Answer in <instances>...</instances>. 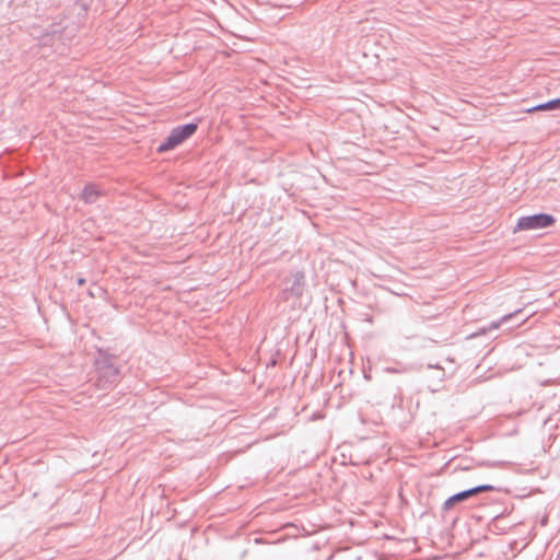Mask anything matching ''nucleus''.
<instances>
[{"mask_svg":"<svg viewBox=\"0 0 560 560\" xmlns=\"http://www.w3.org/2000/svg\"><path fill=\"white\" fill-rule=\"evenodd\" d=\"M197 129L196 124H186L174 128L168 137L158 147L159 152L172 150L188 139Z\"/></svg>","mask_w":560,"mask_h":560,"instance_id":"f257e3e1","label":"nucleus"},{"mask_svg":"<svg viewBox=\"0 0 560 560\" xmlns=\"http://www.w3.org/2000/svg\"><path fill=\"white\" fill-rule=\"evenodd\" d=\"M555 218L550 214L539 213L534 215L522 217L513 230L514 233L530 230H541L553 225Z\"/></svg>","mask_w":560,"mask_h":560,"instance_id":"f03ea898","label":"nucleus"},{"mask_svg":"<svg viewBox=\"0 0 560 560\" xmlns=\"http://www.w3.org/2000/svg\"><path fill=\"white\" fill-rule=\"evenodd\" d=\"M491 490H493V487L491 485H482V486H478V487L471 488L466 491H462V492L456 493V494L452 495L451 498H448L445 502V508L450 509L457 502L466 500V499H468L472 495H476L480 492H486V491H491Z\"/></svg>","mask_w":560,"mask_h":560,"instance_id":"7ed1b4c3","label":"nucleus"},{"mask_svg":"<svg viewBox=\"0 0 560 560\" xmlns=\"http://www.w3.org/2000/svg\"><path fill=\"white\" fill-rule=\"evenodd\" d=\"M558 108H560V98H556L547 103L536 105L534 107L527 108L525 112L530 114L534 112L553 110Z\"/></svg>","mask_w":560,"mask_h":560,"instance_id":"20e7f679","label":"nucleus"},{"mask_svg":"<svg viewBox=\"0 0 560 560\" xmlns=\"http://www.w3.org/2000/svg\"><path fill=\"white\" fill-rule=\"evenodd\" d=\"M100 196V189L95 185H88L83 189L81 197L88 203H93Z\"/></svg>","mask_w":560,"mask_h":560,"instance_id":"39448f33","label":"nucleus"},{"mask_svg":"<svg viewBox=\"0 0 560 560\" xmlns=\"http://www.w3.org/2000/svg\"><path fill=\"white\" fill-rule=\"evenodd\" d=\"M106 373H108L109 376H116L117 375V369L110 364L106 366Z\"/></svg>","mask_w":560,"mask_h":560,"instance_id":"423d86ee","label":"nucleus"},{"mask_svg":"<svg viewBox=\"0 0 560 560\" xmlns=\"http://www.w3.org/2000/svg\"><path fill=\"white\" fill-rule=\"evenodd\" d=\"M78 283H79L80 285H81V284H83V283H84V279H82V278H81V279H79V280H78Z\"/></svg>","mask_w":560,"mask_h":560,"instance_id":"0eeeda50","label":"nucleus"}]
</instances>
